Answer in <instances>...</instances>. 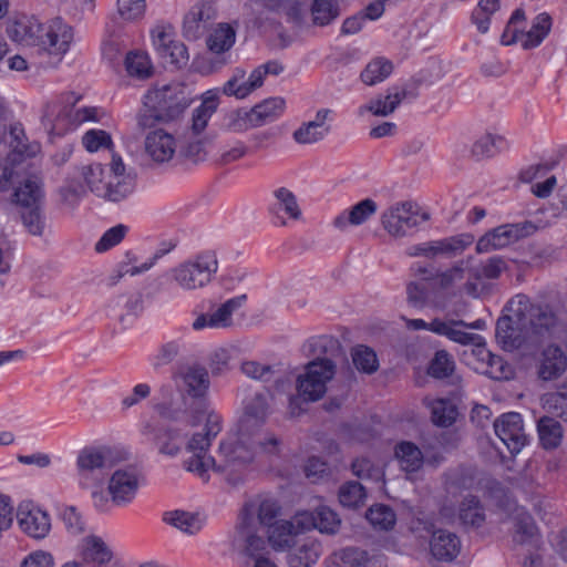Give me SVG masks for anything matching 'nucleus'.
Instances as JSON below:
<instances>
[{"label":"nucleus","instance_id":"obj_4","mask_svg":"<svg viewBox=\"0 0 567 567\" xmlns=\"http://www.w3.org/2000/svg\"><path fill=\"white\" fill-rule=\"evenodd\" d=\"M81 176L89 189L106 202H122L134 189V178L125 173L121 156L115 154L112 155L109 169L100 163H93L81 168Z\"/></svg>","mask_w":567,"mask_h":567},{"label":"nucleus","instance_id":"obj_2","mask_svg":"<svg viewBox=\"0 0 567 567\" xmlns=\"http://www.w3.org/2000/svg\"><path fill=\"white\" fill-rule=\"evenodd\" d=\"M559 320L548 305L533 303L518 293L505 306L496 323V338L506 351L532 350L553 337Z\"/></svg>","mask_w":567,"mask_h":567},{"label":"nucleus","instance_id":"obj_11","mask_svg":"<svg viewBox=\"0 0 567 567\" xmlns=\"http://www.w3.org/2000/svg\"><path fill=\"white\" fill-rule=\"evenodd\" d=\"M282 70L284 68L279 63L268 62L256 68L246 79V72L238 69L224 84L223 92L228 96L244 99L262 85L264 79L268 73L277 75L281 73Z\"/></svg>","mask_w":567,"mask_h":567},{"label":"nucleus","instance_id":"obj_42","mask_svg":"<svg viewBox=\"0 0 567 567\" xmlns=\"http://www.w3.org/2000/svg\"><path fill=\"white\" fill-rule=\"evenodd\" d=\"M113 553L104 540L97 536H89L84 539L83 558L95 565L103 566L111 561Z\"/></svg>","mask_w":567,"mask_h":567},{"label":"nucleus","instance_id":"obj_62","mask_svg":"<svg viewBox=\"0 0 567 567\" xmlns=\"http://www.w3.org/2000/svg\"><path fill=\"white\" fill-rule=\"evenodd\" d=\"M544 408L567 422V393L553 392L543 395Z\"/></svg>","mask_w":567,"mask_h":567},{"label":"nucleus","instance_id":"obj_35","mask_svg":"<svg viewBox=\"0 0 567 567\" xmlns=\"http://www.w3.org/2000/svg\"><path fill=\"white\" fill-rule=\"evenodd\" d=\"M43 192L37 177L27 178L13 193V202L20 209L42 205Z\"/></svg>","mask_w":567,"mask_h":567},{"label":"nucleus","instance_id":"obj_57","mask_svg":"<svg viewBox=\"0 0 567 567\" xmlns=\"http://www.w3.org/2000/svg\"><path fill=\"white\" fill-rule=\"evenodd\" d=\"M460 519L464 525L478 527L485 519L480 501L475 496L466 497L460 507Z\"/></svg>","mask_w":567,"mask_h":567},{"label":"nucleus","instance_id":"obj_3","mask_svg":"<svg viewBox=\"0 0 567 567\" xmlns=\"http://www.w3.org/2000/svg\"><path fill=\"white\" fill-rule=\"evenodd\" d=\"M192 100L188 87L183 83H172L151 90L144 96L137 124L142 128H150L156 123L173 122L190 105Z\"/></svg>","mask_w":567,"mask_h":567},{"label":"nucleus","instance_id":"obj_30","mask_svg":"<svg viewBox=\"0 0 567 567\" xmlns=\"http://www.w3.org/2000/svg\"><path fill=\"white\" fill-rule=\"evenodd\" d=\"M183 388L192 398H203L209 388L208 371L198 364L186 367L178 373Z\"/></svg>","mask_w":567,"mask_h":567},{"label":"nucleus","instance_id":"obj_7","mask_svg":"<svg viewBox=\"0 0 567 567\" xmlns=\"http://www.w3.org/2000/svg\"><path fill=\"white\" fill-rule=\"evenodd\" d=\"M336 374V365L320 362H308L305 372L296 381L298 395L306 402H316L327 392V383Z\"/></svg>","mask_w":567,"mask_h":567},{"label":"nucleus","instance_id":"obj_33","mask_svg":"<svg viewBox=\"0 0 567 567\" xmlns=\"http://www.w3.org/2000/svg\"><path fill=\"white\" fill-rule=\"evenodd\" d=\"M394 457L400 468L408 474L420 471L425 462L422 451L410 441H401L395 445Z\"/></svg>","mask_w":567,"mask_h":567},{"label":"nucleus","instance_id":"obj_53","mask_svg":"<svg viewBox=\"0 0 567 567\" xmlns=\"http://www.w3.org/2000/svg\"><path fill=\"white\" fill-rule=\"evenodd\" d=\"M536 534L537 526L533 517L524 511H517L514 515V540L518 544H525L533 539Z\"/></svg>","mask_w":567,"mask_h":567},{"label":"nucleus","instance_id":"obj_6","mask_svg":"<svg viewBox=\"0 0 567 567\" xmlns=\"http://www.w3.org/2000/svg\"><path fill=\"white\" fill-rule=\"evenodd\" d=\"M430 214L411 200L395 203L381 215V224L386 233L395 238L404 237L409 229L427 221Z\"/></svg>","mask_w":567,"mask_h":567},{"label":"nucleus","instance_id":"obj_21","mask_svg":"<svg viewBox=\"0 0 567 567\" xmlns=\"http://www.w3.org/2000/svg\"><path fill=\"white\" fill-rule=\"evenodd\" d=\"M297 525L306 532L318 529L322 534L333 535L339 530L341 519L330 507L319 506L315 512H298Z\"/></svg>","mask_w":567,"mask_h":567},{"label":"nucleus","instance_id":"obj_38","mask_svg":"<svg viewBox=\"0 0 567 567\" xmlns=\"http://www.w3.org/2000/svg\"><path fill=\"white\" fill-rule=\"evenodd\" d=\"M321 555V544L316 539H306L288 556L290 567H311Z\"/></svg>","mask_w":567,"mask_h":567},{"label":"nucleus","instance_id":"obj_17","mask_svg":"<svg viewBox=\"0 0 567 567\" xmlns=\"http://www.w3.org/2000/svg\"><path fill=\"white\" fill-rule=\"evenodd\" d=\"M216 18L217 10L212 2L196 3L183 19L182 33L184 38L189 41L200 39Z\"/></svg>","mask_w":567,"mask_h":567},{"label":"nucleus","instance_id":"obj_23","mask_svg":"<svg viewBox=\"0 0 567 567\" xmlns=\"http://www.w3.org/2000/svg\"><path fill=\"white\" fill-rule=\"evenodd\" d=\"M303 348L309 355L315 358L311 362H329L337 367V360L344 358L341 343L332 336L311 337L306 341Z\"/></svg>","mask_w":567,"mask_h":567},{"label":"nucleus","instance_id":"obj_5","mask_svg":"<svg viewBox=\"0 0 567 567\" xmlns=\"http://www.w3.org/2000/svg\"><path fill=\"white\" fill-rule=\"evenodd\" d=\"M218 271V260L214 252H200L179 262L171 270L172 280L186 291L206 288Z\"/></svg>","mask_w":567,"mask_h":567},{"label":"nucleus","instance_id":"obj_58","mask_svg":"<svg viewBox=\"0 0 567 567\" xmlns=\"http://www.w3.org/2000/svg\"><path fill=\"white\" fill-rule=\"evenodd\" d=\"M352 361L359 371L368 374L374 373L379 368L375 352L367 346H358L352 350Z\"/></svg>","mask_w":567,"mask_h":567},{"label":"nucleus","instance_id":"obj_26","mask_svg":"<svg viewBox=\"0 0 567 567\" xmlns=\"http://www.w3.org/2000/svg\"><path fill=\"white\" fill-rule=\"evenodd\" d=\"M330 113L329 109L319 110L316 113L315 120L303 123L293 132V140L302 145L322 141L330 132V126L326 124Z\"/></svg>","mask_w":567,"mask_h":567},{"label":"nucleus","instance_id":"obj_31","mask_svg":"<svg viewBox=\"0 0 567 567\" xmlns=\"http://www.w3.org/2000/svg\"><path fill=\"white\" fill-rule=\"evenodd\" d=\"M377 203L371 198H365L353 205L348 212L337 216L333 219V226L338 229H344L348 225H362L377 213Z\"/></svg>","mask_w":567,"mask_h":567},{"label":"nucleus","instance_id":"obj_32","mask_svg":"<svg viewBox=\"0 0 567 567\" xmlns=\"http://www.w3.org/2000/svg\"><path fill=\"white\" fill-rule=\"evenodd\" d=\"M406 94L405 89H390L384 96L378 95L371 99L362 110L372 113L374 116H388L399 107Z\"/></svg>","mask_w":567,"mask_h":567},{"label":"nucleus","instance_id":"obj_60","mask_svg":"<svg viewBox=\"0 0 567 567\" xmlns=\"http://www.w3.org/2000/svg\"><path fill=\"white\" fill-rule=\"evenodd\" d=\"M454 368L452 357L445 350H440L431 360L427 373L435 379H444L452 375Z\"/></svg>","mask_w":567,"mask_h":567},{"label":"nucleus","instance_id":"obj_49","mask_svg":"<svg viewBox=\"0 0 567 567\" xmlns=\"http://www.w3.org/2000/svg\"><path fill=\"white\" fill-rule=\"evenodd\" d=\"M125 70L132 78L146 80L153 74V65L147 54L142 52H130L125 58Z\"/></svg>","mask_w":567,"mask_h":567},{"label":"nucleus","instance_id":"obj_24","mask_svg":"<svg viewBox=\"0 0 567 567\" xmlns=\"http://www.w3.org/2000/svg\"><path fill=\"white\" fill-rule=\"evenodd\" d=\"M567 370V354L557 344L547 346L537 362V375L543 381L559 379Z\"/></svg>","mask_w":567,"mask_h":567},{"label":"nucleus","instance_id":"obj_15","mask_svg":"<svg viewBox=\"0 0 567 567\" xmlns=\"http://www.w3.org/2000/svg\"><path fill=\"white\" fill-rule=\"evenodd\" d=\"M506 269V261L502 257H492L486 261L474 266L473 262L468 268V279L464 284L465 292L478 298L485 292L484 280L497 279Z\"/></svg>","mask_w":567,"mask_h":567},{"label":"nucleus","instance_id":"obj_46","mask_svg":"<svg viewBox=\"0 0 567 567\" xmlns=\"http://www.w3.org/2000/svg\"><path fill=\"white\" fill-rule=\"evenodd\" d=\"M265 8L286 14L288 21L301 24L303 21V0H261Z\"/></svg>","mask_w":567,"mask_h":567},{"label":"nucleus","instance_id":"obj_39","mask_svg":"<svg viewBox=\"0 0 567 567\" xmlns=\"http://www.w3.org/2000/svg\"><path fill=\"white\" fill-rule=\"evenodd\" d=\"M218 97L208 91L203 99L202 104L194 110L192 116L190 134L198 136L206 128L209 118L216 112Z\"/></svg>","mask_w":567,"mask_h":567},{"label":"nucleus","instance_id":"obj_27","mask_svg":"<svg viewBox=\"0 0 567 567\" xmlns=\"http://www.w3.org/2000/svg\"><path fill=\"white\" fill-rule=\"evenodd\" d=\"M305 529L297 525V514L290 519H280L267 528L268 542L275 550H286L295 545V537Z\"/></svg>","mask_w":567,"mask_h":567},{"label":"nucleus","instance_id":"obj_10","mask_svg":"<svg viewBox=\"0 0 567 567\" xmlns=\"http://www.w3.org/2000/svg\"><path fill=\"white\" fill-rule=\"evenodd\" d=\"M537 226L532 221L506 224L494 228L482 236L476 244L478 254L488 252L492 249H501L525 237L533 235Z\"/></svg>","mask_w":567,"mask_h":567},{"label":"nucleus","instance_id":"obj_50","mask_svg":"<svg viewBox=\"0 0 567 567\" xmlns=\"http://www.w3.org/2000/svg\"><path fill=\"white\" fill-rule=\"evenodd\" d=\"M22 225L27 233L34 237H42L45 230V217L42 205L19 210Z\"/></svg>","mask_w":567,"mask_h":567},{"label":"nucleus","instance_id":"obj_59","mask_svg":"<svg viewBox=\"0 0 567 567\" xmlns=\"http://www.w3.org/2000/svg\"><path fill=\"white\" fill-rule=\"evenodd\" d=\"M164 520L174 527L189 534H194L200 528L197 516L184 511L168 512L165 514Z\"/></svg>","mask_w":567,"mask_h":567},{"label":"nucleus","instance_id":"obj_29","mask_svg":"<svg viewBox=\"0 0 567 567\" xmlns=\"http://www.w3.org/2000/svg\"><path fill=\"white\" fill-rule=\"evenodd\" d=\"M430 549L437 560L452 561L460 553L461 542L454 533L437 529L432 534Z\"/></svg>","mask_w":567,"mask_h":567},{"label":"nucleus","instance_id":"obj_48","mask_svg":"<svg viewBox=\"0 0 567 567\" xmlns=\"http://www.w3.org/2000/svg\"><path fill=\"white\" fill-rule=\"evenodd\" d=\"M206 143L205 137L186 134L179 146V155L194 164L204 162L207 157Z\"/></svg>","mask_w":567,"mask_h":567},{"label":"nucleus","instance_id":"obj_44","mask_svg":"<svg viewBox=\"0 0 567 567\" xmlns=\"http://www.w3.org/2000/svg\"><path fill=\"white\" fill-rule=\"evenodd\" d=\"M274 198L272 212L275 214L284 212L290 219L299 220L301 218L302 212L297 197L289 188H277L274 190Z\"/></svg>","mask_w":567,"mask_h":567},{"label":"nucleus","instance_id":"obj_64","mask_svg":"<svg viewBox=\"0 0 567 567\" xmlns=\"http://www.w3.org/2000/svg\"><path fill=\"white\" fill-rule=\"evenodd\" d=\"M501 140V136L494 135L492 133H485L474 142L471 148V153L478 159L492 157L493 151L496 147V143Z\"/></svg>","mask_w":567,"mask_h":567},{"label":"nucleus","instance_id":"obj_1","mask_svg":"<svg viewBox=\"0 0 567 567\" xmlns=\"http://www.w3.org/2000/svg\"><path fill=\"white\" fill-rule=\"evenodd\" d=\"M221 431V419L215 412H207L203 432L194 433L186 444V451L192 456L184 462L186 471L196 473L202 480L208 481V471L225 473L231 485L243 482L241 472L254 461L257 451L267 454H278L282 442L275 434L259 437L255 434H244L237 427L235 434L224 440L216 456L206 452L212 441Z\"/></svg>","mask_w":567,"mask_h":567},{"label":"nucleus","instance_id":"obj_41","mask_svg":"<svg viewBox=\"0 0 567 567\" xmlns=\"http://www.w3.org/2000/svg\"><path fill=\"white\" fill-rule=\"evenodd\" d=\"M551 27V18L548 13L538 14L528 32L520 33V44L524 49H532L542 43L547 37Z\"/></svg>","mask_w":567,"mask_h":567},{"label":"nucleus","instance_id":"obj_56","mask_svg":"<svg viewBox=\"0 0 567 567\" xmlns=\"http://www.w3.org/2000/svg\"><path fill=\"white\" fill-rule=\"evenodd\" d=\"M364 487L358 482H348L339 488V501L342 506L355 508L362 506L365 501Z\"/></svg>","mask_w":567,"mask_h":567},{"label":"nucleus","instance_id":"obj_43","mask_svg":"<svg viewBox=\"0 0 567 567\" xmlns=\"http://www.w3.org/2000/svg\"><path fill=\"white\" fill-rule=\"evenodd\" d=\"M538 434L540 444L546 450H553L559 446L563 440V427L561 424L551 416H543L539 419Z\"/></svg>","mask_w":567,"mask_h":567},{"label":"nucleus","instance_id":"obj_34","mask_svg":"<svg viewBox=\"0 0 567 567\" xmlns=\"http://www.w3.org/2000/svg\"><path fill=\"white\" fill-rule=\"evenodd\" d=\"M39 31H41V23L33 18H22L7 28V34L11 40L27 45H37Z\"/></svg>","mask_w":567,"mask_h":567},{"label":"nucleus","instance_id":"obj_52","mask_svg":"<svg viewBox=\"0 0 567 567\" xmlns=\"http://www.w3.org/2000/svg\"><path fill=\"white\" fill-rule=\"evenodd\" d=\"M285 107V101L281 97H271L262 101L251 109L255 118V125L261 126L268 120L277 117Z\"/></svg>","mask_w":567,"mask_h":567},{"label":"nucleus","instance_id":"obj_51","mask_svg":"<svg viewBox=\"0 0 567 567\" xmlns=\"http://www.w3.org/2000/svg\"><path fill=\"white\" fill-rule=\"evenodd\" d=\"M393 70L392 63L383 58L372 60L365 69L361 72V80L367 85H374L383 82Z\"/></svg>","mask_w":567,"mask_h":567},{"label":"nucleus","instance_id":"obj_47","mask_svg":"<svg viewBox=\"0 0 567 567\" xmlns=\"http://www.w3.org/2000/svg\"><path fill=\"white\" fill-rule=\"evenodd\" d=\"M109 464V453L97 449H84L76 458V465L80 472H92L94 470L105 468Z\"/></svg>","mask_w":567,"mask_h":567},{"label":"nucleus","instance_id":"obj_19","mask_svg":"<svg viewBox=\"0 0 567 567\" xmlns=\"http://www.w3.org/2000/svg\"><path fill=\"white\" fill-rule=\"evenodd\" d=\"M247 301L246 295H240L226 300L209 313H202L193 322L194 330L204 328L226 329L234 326L233 315Z\"/></svg>","mask_w":567,"mask_h":567},{"label":"nucleus","instance_id":"obj_63","mask_svg":"<svg viewBox=\"0 0 567 567\" xmlns=\"http://www.w3.org/2000/svg\"><path fill=\"white\" fill-rule=\"evenodd\" d=\"M82 144L89 152H96L102 147L111 148V135L103 130H90L82 137Z\"/></svg>","mask_w":567,"mask_h":567},{"label":"nucleus","instance_id":"obj_36","mask_svg":"<svg viewBox=\"0 0 567 567\" xmlns=\"http://www.w3.org/2000/svg\"><path fill=\"white\" fill-rule=\"evenodd\" d=\"M423 402L430 409L431 420L435 425L447 427L455 422L457 409L451 400L425 398Z\"/></svg>","mask_w":567,"mask_h":567},{"label":"nucleus","instance_id":"obj_54","mask_svg":"<svg viewBox=\"0 0 567 567\" xmlns=\"http://www.w3.org/2000/svg\"><path fill=\"white\" fill-rule=\"evenodd\" d=\"M474 261L473 256H467L465 259H461L453 264L452 267L445 271L440 272L436 278L439 286L442 289L451 288L455 282L464 279L465 272H468L470 265Z\"/></svg>","mask_w":567,"mask_h":567},{"label":"nucleus","instance_id":"obj_18","mask_svg":"<svg viewBox=\"0 0 567 567\" xmlns=\"http://www.w3.org/2000/svg\"><path fill=\"white\" fill-rule=\"evenodd\" d=\"M140 477L133 468H118L110 477L107 493L111 501L117 505L131 503L138 491Z\"/></svg>","mask_w":567,"mask_h":567},{"label":"nucleus","instance_id":"obj_14","mask_svg":"<svg viewBox=\"0 0 567 567\" xmlns=\"http://www.w3.org/2000/svg\"><path fill=\"white\" fill-rule=\"evenodd\" d=\"M153 44L158 55L166 62L181 69L187 65L189 54L183 42L174 40L172 28L157 25L152 30Z\"/></svg>","mask_w":567,"mask_h":567},{"label":"nucleus","instance_id":"obj_12","mask_svg":"<svg viewBox=\"0 0 567 567\" xmlns=\"http://www.w3.org/2000/svg\"><path fill=\"white\" fill-rule=\"evenodd\" d=\"M73 41V30L60 18L51 20L49 23H41L39 31V41L37 45L43 49L50 55L62 56Z\"/></svg>","mask_w":567,"mask_h":567},{"label":"nucleus","instance_id":"obj_61","mask_svg":"<svg viewBox=\"0 0 567 567\" xmlns=\"http://www.w3.org/2000/svg\"><path fill=\"white\" fill-rule=\"evenodd\" d=\"M367 519L380 529H390L395 523L394 512L386 505H373L367 512Z\"/></svg>","mask_w":567,"mask_h":567},{"label":"nucleus","instance_id":"obj_20","mask_svg":"<svg viewBox=\"0 0 567 567\" xmlns=\"http://www.w3.org/2000/svg\"><path fill=\"white\" fill-rule=\"evenodd\" d=\"M281 507L277 501L264 498L258 502H250L245 505L240 520L243 526H256L269 528L280 515Z\"/></svg>","mask_w":567,"mask_h":567},{"label":"nucleus","instance_id":"obj_25","mask_svg":"<svg viewBox=\"0 0 567 567\" xmlns=\"http://www.w3.org/2000/svg\"><path fill=\"white\" fill-rule=\"evenodd\" d=\"M145 151L157 163L168 162L176 152L175 138L162 128L152 131L145 138Z\"/></svg>","mask_w":567,"mask_h":567},{"label":"nucleus","instance_id":"obj_16","mask_svg":"<svg viewBox=\"0 0 567 567\" xmlns=\"http://www.w3.org/2000/svg\"><path fill=\"white\" fill-rule=\"evenodd\" d=\"M3 144V142L1 141ZM4 150L0 148V161L6 155V162L9 164L21 163L27 158L34 157L40 153L41 146L35 141H29L23 127L20 124L11 126Z\"/></svg>","mask_w":567,"mask_h":567},{"label":"nucleus","instance_id":"obj_8","mask_svg":"<svg viewBox=\"0 0 567 567\" xmlns=\"http://www.w3.org/2000/svg\"><path fill=\"white\" fill-rule=\"evenodd\" d=\"M274 396L268 390L254 393L244 400L243 415L238 421V429L243 430L244 434H255L259 437H265L269 434L264 432L262 429L271 412V401Z\"/></svg>","mask_w":567,"mask_h":567},{"label":"nucleus","instance_id":"obj_37","mask_svg":"<svg viewBox=\"0 0 567 567\" xmlns=\"http://www.w3.org/2000/svg\"><path fill=\"white\" fill-rule=\"evenodd\" d=\"M309 13L312 25L327 27L340 17L341 10L338 0H313Z\"/></svg>","mask_w":567,"mask_h":567},{"label":"nucleus","instance_id":"obj_28","mask_svg":"<svg viewBox=\"0 0 567 567\" xmlns=\"http://www.w3.org/2000/svg\"><path fill=\"white\" fill-rule=\"evenodd\" d=\"M463 326H467V322L463 320H442L434 319L430 322V331L446 337L449 340L466 346L471 342H478L481 339L480 334L470 333L464 331Z\"/></svg>","mask_w":567,"mask_h":567},{"label":"nucleus","instance_id":"obj_45","mask_svg":"<svg viewBox=\"0 0 567 567\" xmlns=\"http://www.w3.org/2000/svg\"><path fill=\"white\" fill-rule=\"evenodd\" d=\"M259 528L256 526H243V522L238 524L237 533L240 539L245 543L244 551L249 557L257 561L258 557H265L262 551L266 549V543L261 536L257 535Z\"/></svg>","mask_w":567,"mask_h":567},{"label":"nucleus","instance_id":"obj_22","mask_svg":"<svg viewBox=\"0 0 567 567\" xmlns=\"http://www.w3.org/2000/svg\"><path fill=\"white\" fill-rule=\"evenodd\" d=\"M17 520L22 533L34 540L44 539L51 530L49 514L39 507L20 506Z\"/></svg>","mask_w":567,"mask_h":567},{"label":"nucleus","instance_id":"obj_13","mask_svg":"<svg viewBox=\"0 0 567 567\" xmlns=\"http://www.w3.org/2000/svg\"><path fill=\"white\" fill-rule=\"evenodd\" d=\"M494 430L512 455L518 454L527 444L528 436L519 413L509 412L501 415L494 421Z\"/></svg>","mask_w":567,"mask_h":567},{"label":"nucleus","instance_id":"obj_55","mask_svg":"<svg viewBox=\"0 0 567 567\" xmlns=\"http://www.w3.org/2000/svg\"><path fill=\"white\" fill-rule=\"evenodd\" d=\"M240 370L246 377L260 382L278 381L277 374L279 370L277 365L262 364L257 361H245L241 363Z\"/></svg>","mask_w":567,"mask_h":567},{"label":"nucleus","instance_id":"obj_40","mask_svg":"<svg viewBox=\"0 0 567 567\" xmlns=\"http://www.w3.org/2000/svg\"><path fill=\"white\" fill-rule=\"evenodd\" d=\"M236 30L228 23H218L208 34L206 43L210 52L220 54L234 45Z\"/></svg>","mask_w":567,"mask_h":567},{"label":"nucleus","instance_id":"obj_9","mask_svg":"<svg viewBox=\"0 0 567 567\" xmlns=\"http://www.w3.org/2000/svg\"><path fill=\"white\" fill-rule=\"evenodd\" d=\"M474 241V237L470 234H461L437 240H430L412 245L408 248L406 254L410 257H425L434 260L439 257L452 258L461 255Z\"/></svg>","mask_w":567,"mask_h":567}]
</instances>
